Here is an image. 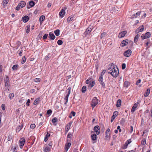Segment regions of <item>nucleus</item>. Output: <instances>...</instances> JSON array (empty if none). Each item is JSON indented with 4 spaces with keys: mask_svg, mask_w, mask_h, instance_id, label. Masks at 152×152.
Returning a JSON list of instances; mask_svg holds the SVG:
<instances>
[{
    "mask_svg": "<svg viewBox=\"0 0 152 152\" xmlns=\"http://www.w3.org/2000/svg\"><path fill=\"white\" fill-rule=\"evenodd\" d=\"M1 108L2 110H4L5 109V106L4 104H2L1 105Z\"/></svg>",
    "mask_w": 152,
    "mask_h": 152,
    "instance_id": "nucleus-61",
    "label": "nucleus"
},
{
    "mask_svg": "<svg viewBox=\"0 0 152 152\" xmlns=\"http://www.w3.org/2000/svg\"><path fill=\"white\" fill-rule=\"evenodd\" d=\"M91 80H90L88 79L86 81V83L88 85V84L90 83V82H91Z\"/></svg>",
    "mask_w": 152,
    "mask_h": 152,
    "instance_id": "nucleus-63",
    "label": "nucleus"
},
{
    "mask_svg": "<svg viewBox=\"0 0 152 152\" xmlns=\"http://www.w3.org/2000/svg\"><path fill=\"white\" fill-rule=\"evenodd\" d=\"M73 19V17H69L67 19V22H70L71 21H72Z\"/></svg>",
    "mask_w": 152,
    "mask_h": 152,
    "instance_id": "nucleus-48",
    "label": "nucleus"
},
{
    "mask_svg": "<svg viewBox=\"0 0 152 152\" xmlns=\"http://www.w3.org/2000/svg\"><path fill=\"white\" fill-rule=\"evenodd\" d=\"M118 113V112L117 111H115L113 113V115L111 118V122H112L114 121L115 118L117 116Z\"/></svg>",
    "mask_w": 152,
    "mask_h": 152,
    "instance_id": "nucleus-15",
    "label": "nucleus"
},
{
    "mask_svg": "<svg viewBox=\"0 0 152 152\" xmlns=\"http://www.w3.org/2000/svg\"><path fill=\"white\" fill-rule=\"evenodd\" d=\"M71 89V88L70 87H69L67 88V90H68V92H67V94H68V95H70V93Z\"/></svg>",
    "mask_w": 152,
    "mask_h": 152,
    "instance_id": "nucleus-56",
    "label": "nucleus"
},
{
    "mask_svg": "<svg viewBox=\"0 0 152 152\" xmlns=\"http://www.w3.org/2000/svg\"><path fill=\"white\" fill-rule=\"evenodd\" d=\"M58 121L57 118H55L52 120V122L53 124H55Z\"/></svg>",
    "mask_w": 152,
    "mask_h": 152,
    "instance_id": "nucleus-45",
    "label": "nucleus"
},
{
    "mask_svg": "<svg viewBox=\"0 0 152 152\" xmlns=\"http://www.w3.org/2000/svg\"><path fill=\"white\" fill-rule=\"evenodd\" d=\"M19 52V56H22V53L23 52V50H20H20H19L18 51Z\"/></svg>",
    "mask_w": 152,
    "mask_h": 152,
    "instance_id": "nucleus-57",
    "label": "nucleus"
},
{
    "mask_svg": "<svg viewBox=\"0 0 152 152\" xmlns=\"http://www.w3.org/2000/svg\"><path fill=\"white\" fill-rule=\"evenodd\" d=\"M121 99H118L117 101V104H116V106L117 107H119L121 106Z\"/></svg>",
    "mask_w": 152,
    "mask_h": 152,
    "instance_id": "nucleus-30",
    "label": "nucleus"
},
{
    "mask_svg": "<svg viewBox=\"0 0 152 152\" xmlns=\"http://www.w3.org/2000/svg\"><path fill=\"white\" fill-rule=\"evenodd\" d=\"M26 33H28L30 31V26L29 25H28L26 27Z\"/></svg>",
    "mask_w": 152,
    "mask_h": 152,
    "instance_id": "nucleus-44",
    "label": "nucleus"
},
{
    "mask_svg": "<svg viewBox=\"0 0 152 152\" xmlns=\"http://www.w3.org/2000/svg\"><path fill=\"white\" fill-rule=\"evenodd\" d=\"M94 130L97 135H98L100 134V130L99 126L97 125L95 126L94 128Z\"/></svg>",
    "mask_w": 152,
    "mask_h": 152,
    "instance_id": "nucleus-10",
    "label": "nucleus"
},
{
    "mask_svg": "<svg viewBox=\"0 0 152 152\" xmlns=\"http://www.w3.org/2000/svg\"><path fill=\"white\" fill-rule=\"evenodd\" d=\"M35 3L33 1H30L29 2V4L30 7H29L28 5H27V7L28 9H30L31 7H33L35 4Z\"/></svg>",
    "mask_w": 152,
    "mask_h": 152,
    "instance_id": "nucleus-16",
    "label": "nucleus"
},
{
    "mask_svg": "<svg viewBox=\"0 0 152 152\" xmlns=\"http://www.w3.org/2000/svg\"><path fill=\"white\" fill-rule=\"evenodd\" d=\"M66 7H64L62 9H61L59 13V15L61 17H63L65 14V10L66 9Z\"/></svg>",
    "mask_w": 152,
    "mask_h": 152,
    "instance_id": "nucleus-4",
    "label": "nucleus"
},
{
    "mask_svg": "<svg viewBox=\"0 0 152 152\" xmlns=\"http://www.w3.org/2000/svg\"><path fill=\"white\" fill-rule=\"evenodd\" d=\"M106 72V70H103L101 73L99 75V77H102L103 78V76L104 75V74Z\"/></svg>",
    "mask_w": 152,
    "mask_h": 152,
    "instance_id": "nucleus-34",
    "label": "nucleus"
},
{
    "mask_svg": "<svg viewBox=\"0 0 152 152\" xmlns=\"http://www.w3.org/2000/svg\"><path fill=\"white\" fill-rule=\"evenodd\" d=\"M76 113L75 112H71L70 114L72 115L73 116H75V115Z\"/></svg>",
    "mask_w": 152,
    "mask_h": 152,
    "instance_id": "nucleus-64",
    "label": "nucleus"
},
{
    "mask_svg": "<svg viewBox=\"0 0 152 152\" xmlns=\"http://www.w3.org/2000/svg\"><path fill=\"white\" fill-rule=\"evenodd\" d=\"M72 136V134L71 133L69 132L68 133L67 137V141H69L71 140Z\"/></svg>",
    "mask_w": 152,
    "mask_h": 152,
    "instance_id": "nucleus-20",
    "label": "nucleus"
},
{
    "mask_svg": "<svg viewBox=\"0 0 152 152\" xmlns=\"http://www.w3.org/2000/svg\"><path fill=\"white\" fill-rule=\"evenodd\" d=\"M22 20L24 23L27 22L29 20V17L27 16H25L22 18Z\"/></svg>",
    "mask_w": 152,
    "mask_h": 152,
    "instance_id": "nucleus-22",
    "label": "nucleus"
},
{
    "mask_svg": "<svg viewBox=\"0 0 152 152\" xmlns=\"http://www.w3.org/2000/svg\"><path fill=\"white\" fill-rule=\"evenodd\" d=\"M69 95H68L67 94L66 96H65L64 97V99L65 100V102L64 103V104H66L67 103L68 100V98L69 96Z\"/></svg>",
    "mask_w": 152,
    "mask_h": 152,
    "instance_id": "nucleus-26",
    "label": "nucleus"
},
{
    "mask_svg": "<svg viewBox=\"0 0 152 152\" xmlns=\"http://www.w3.org/2000/svg\"><path fill=\"white\" fill-rule=\"evenodd\" d=\"M95 83L94 81H91L88 85V87L90 88H92L94 86Z\"/></svg>",
    "mask_w": 152,
    "mask_h": 152,
    "instance_id": "nucleus-23",
    "label": "nucleus"
},
{
    "mask_svg": "<svg viewBox=\"0 0 152 152\" xmlns=\"http://www.w3.org/2000/svg\"><path fill=\"white\" fill-rule=\"evenodd\" d=\"M12 136L10 135L8 136L7 140L8 141H10L12 139Z\"/></svg>",
    "mask_w": 152,
    "mask_h": 152,
    "instance_id": "nucleus-51",
    "label": "nucleus"
},
{
    "mask_svg": "<svg viewBox=\"0 0 152 152\" xmlns=\"http://www.w3.org/2000/svg\"><path fill=\"white\" fill-rule=\"evenodd\" d=\"M86 90V86H83V87H82V92L84 93L85 92Z\"/></svg>",
    "mask_w": 152,
    "mask_h": 152,
    "instance_id": "nucleus-43",
    "label": "nucleus"
},
{
    "mask_svg": "<svg viewBox=\"0 0 152 152\" xmlns=\"http://www.w3.org/2000/svg\"><path fill=\"white\" fill-rule=\"evenodd\" d=\"M132 51L130 49L126 51L124 53V56L126 57H129L131 54Z\"/></svg>",
    "mask_w": 152,
    "mask_h": 152,
    "instance_id": "nucleus-8",
    "label": "nucleus"
},
{
    "mask_svg": "<svg viewBox=\"0 0 152 152\" xmlns=\"http://www.w3.org/2000/svg\"><path fill=\"white\" fill-rule=\"evenodd\" d=\"M19 66L18 64H16L13 66L12 67V69L13 70H17L18 67Z\"/></svg>",
    "mask_w": 152,
    "mask_h": 152,
    "instance_id": "nucleus-42",
    "label": "nucleus"
},
{
    "mask_svg": "<svg viewBox=\"0 0 152 152\" xmlns=\"http://www.w3.org/2000/svg\"><path fill=\"white\" fill-rule=\"evenodd\" d=\"M23 126V125L21 124L20 125H19L16 128V132H19L22 129Z\"/></svg>",
    "mask_w": 152,
    "mask_h": 152,
    "instance_id": "nucleus-27",
    "label": "nucleus"
},
{
    "mask_svg": "<svg viewBox=\"0 0 152 152\" xmlns=\"http://www.w3.org/2000/svg\"><path fill=\"white\" fill-rule=\"evenodd\" d=\"M60 31L59 30L57 29L54 31V33L56 36H58L60 34Z\"/></svg>",
    "mask_w": 152,
    "mask_h": 152,
    "instance_id": "nucleus-35",
    "label": "nucleus"
},
{
    "mask_svg": "<svg viewBox=\"0 0 152 152\" xmlns=\"http://www.w3.org/2000/svg\"><path fill=\"white\" fill-rule=\"evenodd\" d=\"M26 5V3L24 1H21L18 4V6L21 8L24 7Z\"/></svg>",
    "mask_w": 152,
    "mask_h": 152,
    "instance_id": "nucleus-18",
    "label": "nucleus"
},
{
    "mask_svg": "<svg viewBox=\"0 0 152 152\" xmlns=\"http://www.w3.org/2000/svg\"><path fill=\"white\" fill-rule=\"evenodd\" d=\"M49 37L52 40H54L55 38V36L53 33L50 32Z\"/></svg>",
    "mask_w": 152,
    "mask_h": 152,
    "instance_id": "nucleus-19",
    "label": "nucleus"
},
{
    "mask_svg": "<svg viewBox=\"0 0 152 152\" xmlns=\"http://www.w3.org/2000/svg\"><path fill=\"white\" fill-rule=\"evenodd\" d=\"M131 142L132 141L131 139L128 140L126 142L125 144L123 145L122 148L123 149H126L128 145L131 143Z\"/></svg>",
    "mask_w": 152,
    "mask_h": 152,
    "instance_id": "nucleus-9",
    "label": "nucleus"
},
{
    "mask_svg": "<svg viewBox=\"0 0 152 152\" xmlns=\"http://www.w3.org/2000/svg\"><path fill=\"white\" fill-rule=\"evenodd\" d=\"M26 57H25V56H23V57H22V61H21V63L22 64H24L25 62H26Z\"/></svg>",
    "mask_w": 152,
    "mask_h": 152,
    "instance_id": "nucleus-39",
    "label": "nucleus"
},
{
    "mask_svg": "<svg viewBox=\"0 0 152 152\" xmlns=\"http://www.w3.org/2000/svg\"><path fill=\"white\" fill-rule=\"evenodd\" d=\"M141 12V11H139L137 12L136 14H134V15H132L133 18H134V17H133L134 16H135L136 17L138 16L139 15H140Z\"/></svg>",
    "mask_w": 152,
    "mask_h": 152,
    "instance_id": "nucleus-37",
    "label": "nucleus"
},
{
    "mask_svg": "<svg viewBox=\"0 0 152 152\" xmlns=\"http://www.w3.org/2000/svg\"><path fill=\"white\" fill-rule=\"evenodd\" d=\"M57 44L59 45H61L63 44V42L61 40H58L57 41Z\"/></svg>",
    "mask_w": 152,
    "mask_h": 152,
    "instance_id": "nucleus-47",
    "label": "nucleus"
},
{
    "mask_svg": "<svg viewBox=\"0 0 152 152\" xmlns=\"http://www.w3.org/2000/svg\"><path fill=\"white\" fill-rule=\"evenodd\" d=\"M98 99L96 97H94L91 103V105L93 109L98 103Z\"/></svg>",
    "mask_w": 152,
    "mask_h": 152,
    "instance_id": "nucleus-2",
    "label": "nucleus"
},
{
    "mask_svg": "<svg viewBox=\"0 0 152 152\" xmlns=\"http://www.w3.org/2000/svg\"><path fill=\"white\" fill-rule=\"evenodd\" d=\"M45 18V17L44 15H41L40 16L39 18V21L41 23L44 20Z\"/></svg>",
    "mask_w": 152,
    "mask_h": 152,
    "instance_id": "nucleus-33",
    "label": "nucleus"
},
{
    "mask_svg": "<svg viewBox=\"0 0 152 152\" xmlns=\"http://www.w3.org/2000/svg\"><path fill=\"white\" fill-rule=\"evenodd\" d=\"M25 143V139L22 137L20 139L19 141V144L20 148H22Z\"/></svg>",
    "mask_w": 152,
    "mask_h": 152,
    "instance_id": "nucleus-5",
    "label": "nucleus"
},
{
    "mask_svg": "<svg viewBox=\"0 0 152 152\" xmlns=\"http://www.w3.org/2000/svg\"><path fill=\"white\" fill-rule=\"evenodd\" d=\"M129 82L128 81H126L124 82V86L125 87L127 88L129 86Z\"/></svg>",
    "mask_w": 152,
    "mask_h": 152,
    "instance_id": "nucleus-28",
    "label": "nucleus"
},
{
    "mask_svg": "<svg viewBox=\"0 0 152 152\" xmlns=\"http://www.w3.org/2000/svg\"><path fill=\"white\" fill-rule=\"evenodd\" d=\"M40 98H37L34 101L33 104L34 105H36L38 104L39 102L40 101Z\"/></svg>",
    "mask_w": 152,
    "mask_h": 152,
    "instance_id": "nucleus-36",
    "label": "nucleus"
},
{
    "mask_svg": "<svg viewBox=\"0 0 152 152\" xmlns=\"http://www.w3.org/2000/svg\"><path fill=\"white\" fill-rule=\"evenodd\" d=\"M52 113V111L50 110H48L47 112V114L50 115Z\"/></svg>",
    "mask_w": 152,
    "mask_h": 152,
    "instance_id": "nucleus-54",
    "label": "nucleus"
},
{
    "mask_svg": "<svg viewBox=\"0 0 152 152\" xmlns=\"http://www.w3.org/2000/svg\"><path fill=\"white\" fill-rule=\"evenodd\" d=\"M30 102V100L29 99H28L27 100V102L26 103V105L28 106H29V103Z\"/></svg>",
    "mask_w": 152,
    "mask_h": 152,
    "instance_id": "nucleus-59",
    "label": "nucleus"
},
{
    "mask_svg": "<svg viewBox=\"0 0 152 152\" xmlns=\"http://www.w3.org/2000/svg\"><path fill=\"white\" fill-rule=\"evenodd\" d=\"M139 103L138 102H136L134 104V106H133V107H134V108H137V106L138 105Z\"/></svg>",
    "mask_w": 152,
    "mask_h": 152,
    "instance_id": "nucleus-62",
    "label": "nucleus"
},
{
    "mask_svg": "<svg viewBox=\"0 0 152 152\" xmlns=\"http://www.w3.org/2000/svg\"><path fill=\"white\" fill-rule=\"evenodd\" d=\"M150 36V33L149 32H148L145 33L144 34H142L141 36V37L142 39H144L149 37Z\"/></svg>",
    "mask_w": 152,
    "mask_h": 152,
    "instance_id": "nucleus-6",
    "label": "nucleus"
},
{
    "mask_svg": "<svg viewBox=\"0 0 152 152\" xmlns=\"http://www.w3.org/2000/svg\"><path fill=\"white\" fill-rule=\"evenodd\" d=\"M128 39H126L122 41L121 44V46L123 47L125 46L128 44Z\"/></svg>",
    "mask_w": 152,
    "mask_h": 152,
    "instance_id": "nucleus-17",
    "label": "nucleus"
},
{
    "mask_svg": "<svg viewBox=\"0 0 152 152\" xmlns=\"http://www.w3.org/2000/svg\"><path fill=\"white\" fill-rule=\"evenodd\" d=\"M48 36V34H45L43 36L42 38L44 39H46L47 38Z\"/></svg>",
    "mask_w": 152,
    "mask_h": 152,
    "instance_id": "nucleus-49",
    "label": "nucleus"
},
{
    "mask_svg": "<svg viewBox=\"0 0 152 152\" xmlns=\"http://www.w3.org/2000/svg\"><path fill=\"white\" fill-rule=\"evenodd\" d=\"M40 81V79L39 78H36L34 80V81L36 82H39Z\"/></svg>",
    "mask_w": 152,
    "mask_h": 152,
    "instance_id": "nucleus-52",
    "label": "nucleus"
},
{
    "mask_svg": "<svg viewBox=\"0 0 152 152\" xmlns=\"http://www.w3.org/2000/svg\"><path fill=\"white\" fill-rule=\"evenodd\" d=\"M110 130L108 128L106 130V131L105 132V134H110Z\"/></svg>",
    "mask_w": 152,
    "mask_h": 152,
    "instance_id": "nucleus-55",
    "label": "nucleus"
},
{
    "mask_svg": "<svg viewBox=\"0 0 152 152\" xmlns=\"http://www.w3.org/2000/svg\"><path fill=\"white\" fill-rule=\"evenodd\" d=\"M92 26H89L86 29V31L85 32L84 34L86 36L88 34H89L92 31Z\"/></svg>",
    "mask_w": 152,
    "mask_h": 152,
    "instance_id": "nucleus-7",
    "label": "nucleus"
},
{
    "mask_svg": "<svg viewBox=\"0 0 152 152\" xmlns=\"http://www.w3.org/2000/svg\"><path fill=\"white\" fill-rule=\"evenodd\" d=\"M107 33L106 32H103L102 33L100 36L101 39H102L106 36Z\"/></svg>",
    "mask_w": 152,
    "mask_h": 152,
    "instance_id": "nucleus-38",
    "label": "nucleus"
},
{
    "mask_svg": "<svg viewBox=\"0 0 152 152\" xmlns=\"http://www.w3.org/2000/svg\"><path fill=\"white\" fill-rule=\"evenodd\" d=\"M110 134H105V139L107 140H109L110 139Z\"/></svg>",
    "mask_w": 152,
    "mask_h": 152,
    "instance_id": "nucleus-40",
    "label": "nucleus"
},
{
    "mask_svg": "<svg viewBox=\"0 0 152 152\" xmlns=\"http://www.w3.org/2000/svg\"><path fill=\"white\" fill-rule=\"evenodd\" d=\"M36 126L34 124H32L31 125L30 128L31 129H34L35 127Z\"/></svg>",
    "mask_w": 152,
    "mask_h": 152,
    "instance_id": "nucleus-53",
    "label": "nucleus"
},
{
    "mask_svg": "<svg viewBox=\"0 0 152 152\" xmlns=\"http://www.w3.org/2000/svg\"><path fill=\"white\" fill-rule=\"evenodd\" d=\"M144 29L143 26V25L137 28L135 31L136 33H138L142 31Z\"/></svg>",
    "mask_w": 152,
    "mask_h": 152,
    "instance_id": "nucleus-12",
    "label": "nucleus"
},
{
    "mask_svg": "<svg viewBox=\"0 0 152 152\" xmlns=\"http://www.w3.org/2000/svg\"><path fill=\"white\" fill-rule=\"evenodd\" d=\"M140 35H139L138 34H137L135 36V37L134 38V42L136 44L137 43V42L138 41L139 38L140 37Z\"/></svg>",
    "mask_w": 152,
    "mask_h": 152,
    "instance_id": "nucleus-24",
    "label": "nucleus"
},
{
    "mask_svg": "<svg viewBox=\"0 0 152 152\" xmlns=\"http://www.w3.org/2000/svg\"><path fill=\"white\" fill-rule=\"evenodd\" d=\"M71 145V144L69 142L67 144H66L65 145V149L66 151V152L69 149V148H70V146Z\"/></svg>",
    "mask_w": 152,
    "mask_h": 152,
    "instance_id": "nucleus-21",
    "label": "nucleus"
},
{
    "mask_svg": "<svg viewBox=\"0 0 152 152\" xmlns=\"http://www.w3.org/2000/svg\"><path fill=\"white\" fill-rule=\"evenodd\" d=\"M146 143V140L145 139H143L141 141V144L142 145H145Z\"/></svg>",
    "mask_w": 152,
    "mask_h": 152,
    "instance_id": "nucleus-50",
    "label": "nucleus"
},
{
    "mask_svg": "<svg viewBox=\"0 0 152 152\" xmlns=\"http://www.w3.org/2000/svg\"><path fill=\"white\" fill-rule=\"evenodd\" d=\"M14 96V94L13 93H11L9 94V98L11 99L12 98H13Z\"/></svg>",
    "mask_w": 152,
    "mask_h": 152,
    "instance_id": "nucleus-46",
    "label": "nucleus"
},
{
    "mask_svg": "<svg viewBox=\"0 0 152 152\" xmlns=\"http://www.w3.org/2000/svg\"><path fill=\"white\" fill-rule=\"evenodd\" d=\"M91 137V139L93 140H95L96 139V135L95 134H92Z\"/></svg>",
    "mask_w": 152,
    "mask_h": 152,
    "instance_id": "nucleus-32",
    "label": "nucleus"
},
{
    "mask_svg": "<svg viewBox=\"0 0 152 152\" xmlns=\"http://www.w3.org/2000/svg\"><path fill=\"white\" fill-rule=\"evenodd\" d=\"M72 123V122H70L66 126L65 130V132L66 133L68 132L70 129V127L71 126Z\"/></svg>",
    "mask_w": 152,
    "mask_h": 152,
    "instance_id": "nucleus-13",
    "label": "nucleus"
},
{
    "mask_svg": "<svg viewBox=\"0 0 152 152\" xmlns=\"http://www.w3.org/2000/svg\"><path fill=\"white\" fill-rule=\"evenodd\" d=\"M146 13L144 12L143 15L141 17V18H142V19L146 17Z\"/></svg>",
    "mask_w": 152,
    "mask_h": 152,
    "instance_id": "nucleus-58",
    "label": "nucleus"
},
{
    "mask_svg": "<svg viewBox=\"0 0 152 152\" xmlns=\"http://www.w3.org/2000/svg\"><path fill=\"white\" fill-rule=\"evenodd\" d=\"M127 31H122L119 33L118 37L119 38H121L124 37L125 35L127 33Z\"/></svg>",
    "mask_w": 152,
    "mask_h": 152,
    "instance_id": "nucleus-11",
    "label": "nucleus"
},
{
    "mask_svg": "<svg viewBox=\"0 0 152 152\" xmlns=\"http://www.w3.org/2000/svg\"><path fill=\"white\" fill-rule=\"evenodd\" d=\"M108 69V73L111 74L113 76L116 77L118 75V70L116 66H115L113 64L110 66Z\"/></svg>",
    "mask_w": 152,
    "mask_h": 152,
    "instance_id": "nucleus-1",
    "label": "nucleus"
},
{
    "mask_svg": "<svg viewBox=\"0 0 152 152\" xmlns=\"http://www.w3.org/2000/svg\"><path fill=\"white\" fill-rule=\"evenodd\" d=\"M99 81L100 84L102 86V87L104 88L105 87V84L103 82V78L101 77H99Z\"/></svg>",
    "mask_w": 152,
    "mask_h": 152,
    "instance_id": "nucleus-14",
    "label": "nucleus"
},
{
    "mask_svg": "<svg viewBox=\"0 0 152 152\" xmlns=\"http://www.w3.org/2000/svg\"><path fill=\"white\" fill-rule=\"evenodd\" d=\"M18 148V146L17 145H16L14 147H12L11 150L13 152H16Z\"/></svg>",
    "mask_w": 152,
    "mask_h": 152,
    "instance_id": "nucleus-29",
    "label": "nucleus"
},
{
    "mask_svg": "<svg viewBox=\"0 0 152 152\" xmlns=\"http://www.w3.org/2000/svg\"><path fill=\"white\" fill-rule=\"evenodd\" d=\"M5 86L6 88H7L8 91H9V88L10 87V84L9 83V82L5 83Z\"/></svg>",
    "mask_w": 152,
    "mask_h": 152,
    "instance_id": "nucleus-41",
    "label": "nucleus"
},
{
    "mask_svg": "<svg viewBox=\"0 0 152 152\" xmlns=\"http://www.w3.org/2000/svg\"><path fill=\"white\" fill-rule=\"evenodd\" d=\"M150 92V90L148 89L147 90L146 92L144 94V96L145 97H147L149 94Z\"/></svg>",
    "mask_w": 152,
    "mask_h": 152,
    "instance_id": "nucleus-31",
    "label": "nucleus"
},
{
    "mask_svg": "<svg viewBox=\"0 0 152 152\" xmlns=\"http://www.w3.org/2000/svg\"><path fill=\"white\" fill-rule=\"evenodd\" d=\"M9 2V0H4L2 2L3 5V7L4 8L6 6Z\"/></svg>",
    "mask_w": 152,
    "mask_h": 152,
    "instance_id": "nucleus-25",
    "label": "nucleus"
},
{
    "mask_svg": "<svg viewBox=\"0 0 152 152\" xmlns=\"http://www.w3.org/2000/svg\"><path fill=\"white\" fill-rule=\"evenodd\" d=\"M53 145L52 142H50L48 145L45 146L44 147V151L45 152H49L51 150Z\"/></svg>",
    "mask_w": 152,
    "mask_h": 152,
    "instance_id": "nucleus-3",
    "label": "nucleus"
},
{
    "mask_svg": "<svg viewBox=\"0 0 152 152\" xmlns=\"http://www.w3.org/2000/svg\"><path fill=\"white\" fill-rule=\"evenodd\" d=\"M126 64L125 63L123 64L122 65V68L123 69H125L126 68Z\"/></svg>",
    "mask_w": 152,
    "mask_h": 152,
    "instance_id": "nucleus-60",
    "label": "nucleus"
}]
</instances>
